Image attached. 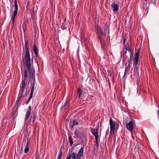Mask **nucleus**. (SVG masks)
<instances>
[{"instance_id":"42","label":"nucleus","mask_w":159,"mask_h":159,"mask_svg":"<svg viewBox=\"0 0 159 159\" xmlns=\"http://www.w3.org/2000/svg\"><path fill=\"white\" fill-rule=\"evenodd\" d=\"M62 153H59L58 156V157H59V158H61V157H62Z\"/></svg>"},{"instance_id":"36","label":"nucleus","mask_w":159,"mask_h":159,"mask_svg":"<svg viewBox=\"0 0 159 159\" xmlns=\"http://www.w3.org/2000/svg\"><path fill=\"white\" fill-rule=\"evenodd\" d=\"M96 87L97 86H99V81L97 80L96 82Z\"/></svg>"},{"instance_id":"37","label":"nucleus","mask_w":159,"mask_h":159,"mask_svg":"<svg viewBox=\"0 0 159 159\" xmlns=\"http://www.w3.org/2000/svg\"><path fill=\"white\" fill-rule=\"evenodd\" d=\"M70 103V100L69 99H67L66 101V102L65 103V104L64 105V106L66 105H67L68 104H69Z\"/></svg>"},{"instance_id":"27","label":"nucleus","mask_w":159,"mask_h":159,"mask_svg":"<svg viewBox=\"0 0 159 159\" xmlns=\"http://www.w3.org/2000/svg\"><path fill=\"white\" fill-rule=\"evenodd\" d=\"M23 28L24 32H25L26 31V25L24 23L23 25Z\"/></svg>"},{"instance_id":"20","label":"nucleus","mask_w":159,"mask_h":159,"mask_svg":"<svg viewBox=\"0 0 159 159\" xmlns=\"http://www.w3.org/2000/svg\"><path fill=\"white\" fill-rule=\"evenodd\" d=\"M127 46H125V48L126 49V50H127L128 52L129 53H132L130 47H129V46L128 45V43H127Z\"/></svg>"},{"instance_id":"34","label":"nucleus","mask_w":159,"mask_h":159,"mask_svg":"<svg viewBox=\"0 0 159 159\" xmlns=\"http://www.w3.org/2000/svg\"><path fill=\"white\" fill-rule=\"evenodd\" d=\"M129 62V64L128 66L126 67L127 69H130V67L131 66L132 62Z\"/></svg>"},{"instance_id":"3","label":"nucleus","mask_w":159,"mask_h":159,"mask_svg":"<svg viewBox=\"0 0 159 159\" xmlns=\"http://www.w3.org/2000/svg\"><path fill=\"white\" fill-rule=\"evenodd\" d=\"M25 48L26 49L25 55V60L26 61H30V50L29 46H28V41L27 40L25 39Z\"/></svg>"},{"instance_id":"29","label":"nucleus","mask_w":159,"mask_h":159,"mask_svg":"<svg viewBox=\"0 0 159 159\" xmlns=\"http://www.w3.org/2000/svg\"><path fill=\"white\" fill-rule=\"evenodd\" d=\"M18 9H15L14 11V14L13 15L14 16H16V14H17V11Z\"/></svg>"},{"instance_id":"45","label":"nucleus","mask_w":159,"mask_h":159,"mask_svg":"<svg viewBox=\"0 0 159 159\" xmlns=\"http://www.w3.org/2000/svg\"><path fill=\"white\" fill-rule=\"evenodd\" d=\"M71 155H70L68 157H67V159H70L71 158Z\"/></svg>"},{"instance_id":"48","label":"nucleus","mask_w":159,"mask_h":159,"mask_svg":"<svg viewBox=\"0 0 159 159\" xmlns=\"http://www.w3.org/2000/svg\"><path fill=\"white\" fill-rule=\"evenodd\" d=\"M74 126H73V124H72V125H71L70 126V129H73V128Z\"/></svg>"},{"instance_id":"41","label":"nucleus","mask_w":159,"mask_h":159,"mask_svg":"<svg viewBox=\"0 0 159 159\" xmlns=\"http://www.w3.org/2000/svg\"><path fill=\"white\" fill-rule=\"evenodd\" d=\"M29 4H30V2H29V1H28V2H27V4H26V7H27V8H29Z\"/></svg>"},{"instance_id":"33","label":"nucleus","mask_w":159,"mask_h":159,"mask_svg":"<svg viewBox=\"0 0 159 159\" xmlns=\"http://www.w3.org/2000/svg\"><path fill=\"white\" fill-rule=\"evenodd\" d=\"M72 124H73V126H76L78 124V123L76 120H73Z\"/></svg>"},{"instance_id":"6","label":"nucleus","mask_w":159,"mask_h":159,"mask_svg":"<svg viewBox=\"0 0 159 159\" xmlns=\"http://www.w3.org/2000/svg\"><path fill=\"white\" fill-rule=\"evenodd\" d=\"M37 109L36 107H35L32 112V114L30 118V121L32 120V122H34L37 115Z\"/></svg>"},{"instance_id":"57","label":"nucleus","mask_w":159,"mask_h":159,"mask_svg":"<svg viewBox=\"0 0 159 159\" xmlns=\"http://www.w3.org/2000/svg\"><path fill=\"white\" fill-rule=\"evenodd\" d=\"M26 140H25V143L26 142Z\"/></svg>"},{"instance_id":"31","label":"nucleus","mask_w":159,"mask_h":159,"mask_svg":"<svg viewBox=\"0 0 159 159\" xmlns=\"http://www.w3.org/2000/svg\"><path fill=\"white\" fill-rule=\"evenodd\" d=\"M40 157L38 153L36 152L35 154V159H40Z\"/></svg>"},{"instance_id":"13","label":"nucleus","mask_w":159,"mask_h":159,"mask_svg":"<svg viewBox=\"0 0 159 159\" xmlns=\"http://www.w3.org/2000/svg\"><path fill=\"white\" fill-rule=\"evenodd\" d=\"M75 134L77 138L80 137L81 135V133L80 130L77 129L75 130Z\"/></svg>"},{"instance_id":"51","label":"nucleus","mask_w":159,"mask_h":159,"mask_svg":"<svg viewBox=\"0 0 159 159\" xmlns=\"http://www.w3.org/2000/svg\"><path fill=\"white\" fill-rule=\"evenodd\" d=\"M23 62H24V63H25V60H24V59H23Z\"/></svg>"},{"instance_id":"21","label":"nucleus","mask_w":159,"mask_h":159,"mask_svg":"<svg viewBox=\"0 0 159 159\" xmlns=\"http://www.w3.org/2000/svg\"><path fill=\"white\" fill-rule=\"evenodd\" d=\"M115 130V128H110V137H111V136H112L114 135V131Z\"/></svg>"},{"instance_id":"8","label":"nucleus","mask_w":159,"mask_h":159,"mask_svg":"<svg viewBox=\"0 0 159 159\" xmlns=\"http://www.w3.org/2000/svg\"><path fill=\"white\" fill-rule=\"evenodd\" d=\"M84 148L82 147L79 150L77 155L76 159H80L83 155V153Z\"/></svg>"},{"instance_id":"19","label":"nucleus","mask_w":159,"mask_h":159,"mask_svg":"<svg viewBox=\"0 0 159 159\" xmlns=\"http://www.w3.org/2000/svg\"><path fill=\"white\" fill-rule=\"evenodd\" d=\"M27 77H28V75L27 74V71L25 69L24 70V79L23 80L27 81Z\"/></svg>"},{"instance_id":"7","label":"nucleus","mask_w":159,"mask_h":159,"mask_svg":"<svg viewBox=\"0 0 159 159\" xmlns=\"http://www.w3.org/2000/svg\"><path fill=\"white\" fill-rule=\"evenodd\" d=\"M133 124V122L131 120L127 123L126 125V128L131 132H132L134 129Z\"/></svg>"},{"instance_id":"14","label":"nucleus","mask_w":159,"mask_h":159,"mask_svg":"<svg viewBox=\"0 0 159 159\" xmlns=\"http://www.w3.org/2000/svg\"><path fill=\"white\" fill-rule=\"evenodd\" d=\"M110 128H115V122H113L111 118H110Z\"/></svg>"},{"instance_id":"5","label":"nucleus","mask_w":159,"mask_h":159,"mask_svg":"<svg viewBox=\"0 0 159 159\" xmlns=\"http://www.w3.org/2000/svg\"><path fill=\"white\" fill-rule=\"evenodd\" d=\"M99 127L94 129L93 128L91 129V132L92 134L95 136V139H98V130Z\"/></svg>"},{"instance_id":"16","label":"nucleus","mask_w":159,"mask_h":159,"mask_svg":"<svg viewBox=\"0 0 159 159\" xmlns=\"http://www.w3.org/2000/svg\"><path fill=\"white\" fill-rule=\"evenodd\" d=\"M24 89H20L19 91L18 97L22 98L24 95Z\"/></svg>"},{"instance_id":"22","label":"nucleus","mask_w":159,"mask_h":159,"mask_svg":"<svg viewBox=\"0 0 159 159\" xmlns=\"http://www.w3.org/2000/svg\"><path fill=\"white\" fill-rule=\"evenodd\" d=\"M77 93L78 95V98H80L82 94V91L80 88H79L78 89Z\"/></svg>"},{"instance_id":"32","label":"nucleus","mask_w":159,"mask_h":159,"mask_svg":"<svg viewBox=\"0 0 159 159\" xmlns=\"http://www.w3.org/2000/svg\"><path fill=\"white\" fill-rule=\"evenodd\" d=\"M95 146L98 148V139H95Z\"/></svg>"},{"instance_id":"55","label":"nucleus","mask_w":159,"mask_h":159,"mask_svg":"<svg viewBox=\"0 0 159 159\" xmlns=\"http://www.w3.org/2000/svg\"><path fill=\"white\" fill-rule=\"evenodd\" d=\"M24 143V142L23 141L22 143V145L23 144V143Z\"/></svg>"},{"instance_id":"40","label":"nucleus","mask_w":159,"mask_h":159,"mask_svg":"<svg viewBox=\"0 0 159 159\" xmlns=\"http://www.w3.org/2000/svg\"><path fill=\"white\" fill-rule=\"evenodd\" d=\"M34 82H35V79H34H34H33V82L32 84V87H33L34 88V85H35Z\"/></svg>"},{"instance_id":"44","label":"nucleus","mask_w":159,"mask_h":159,"mask_svg":"<svg viewBox=\"0 0 159 159\" xmlns=\"http://www.w3.org/2000/svg\"><path fill=\"white\" fill-rule=\"evenodd\" d=\"M31 107L30 106L29 107V110H28L27 111H29L30 112H31Z\"/></svg>"},{"instance_id":"25","label":"nucleus","mask_w":159,"mask_h":159,"mask_svg":"<svg viewBox=\"0 0 159 159\" xmlns=\"http://www.w3.org/2000/svg\"><path fill=\"white\" fill-rule=\"evenodd\" d=\"M34 90V88L33 87H32L30 93V97H33V93Z\"/></svg>"},{"instance_id":"2","label":"nucleus","mask_w":159,"mask_h":159,"mask_svg":"<svg viewBox=\"0 0 159 159\" xmlns=\"http://www.w3.org/2000/svg\"><path fill=\"white\" fill-rule=\"evenodd\" d=\"M26 64L28 71L29 73L30 78L31 79L32 78H34V79H35V70L31 69L30 61H26Z\"/></svg>"},{"instance_id":"26","label":"nucleus","mask_w":159,"mask_h":159,"mask_svg":"<svg viewBox=\"0 0 159 159\" xmlns=\"http://www.w3.org/2000/svg\"><path fill=\"white\" fill-rule=\"evenodd\" d=\"M14 6L15 7V9H18L17 2V1L16 0H14Z\"/></svg>"},{"instance_id":"46","label":"nucleus","mask_w":159,"mask_h":159,"mask_svg":"<svg viewBox=\"0 0 159 159\" xmlns=\"http://www.w3.org/2000/svg\"><path fill=\"white\" fill-rule=\"evenodd\" d=\"M134 68H135L136 70V71H137L138 69V67L136 66H134Z\"/></svg>"},{"instance_id":"38","label":"nucleus","mask_w":159,"mask_h":159,"mask_svg":"<svg viewBox=\"0 0 159 159\" xmlns=\"http://www.w3.org/2000/svg\"><path fill=\"white\" fill-rule=\"evenodd\" d=\"M15 17L13 15H12V17H11V20H12V22H13V24L14 23V20H15Z\"/></svg>"},{"instance_id":"35","label":"nucleus","mask_w":159,"mask_h":159,"mask_svg":"<svg viewBox=\"0 0 159 159\" xmlns=\"http://www.w3.org/2000/svg\"><path fill=\"white\" fill-rule=\"evenodd\" d=\"M64 149V145H62L60 148V153H62V151Z\"/></svg>"},{"instance_id":"23","label":"nucleus","mask_w":159,"mask_h":159,"mask_svg":"<svg viewBox=\"0 0 159 159\" xmlns=\"http://www.w3.org/2000/svg\"><path fill=\"white\" fill-rule=\"evenodd\" d=\"M68 140L70 145V146H71L73 144L74 142L72 139V137L71 136H69L68 137Z\"/></svg>"},{"instance_id":"9","label":"nucleus","mask_w":159,"mask_h":159,"mask_svg":"<svg viewBox=\"0 0 159 159\" xmlns=\"http://www.w3.org/2000/svg\"><path fill=\"white\" fill-rule=\"evenodd\" d=\"M119 6L118 5L115 4L114 2L111 5V7L113 8V11L114 12H116L118 11Z\"/></svg>"},{"instance_id":"15","label":"nucleus","mask_w":159,"mask_h":159,"mask_svg":"<svg viewBox=\"0 0 159 159\" xmlns=\"http://www.w3.org/2000/svg\"><path fill=\"white\" fill-rule=\"evenodd\" d=\"M31 112L29 111H27L25 115V122H26L28 119L30 114Z\"/></svg>"},{"instance_id":"17","label":"nucleus","mask_w":159,"mask_h":159,"mask_svg":"<svg viewBox=\"0 0 159 159\" xmlns=\"http://www.w3.org/2000/svg\"><path fill=\"white\" fill-rule=\"evenodd\" d=\"M68 28L67 25L66 24L65 22H64L62 26L61 27V29L62 30H66Z\"/></svg>"},{"instance_id":"56","label":"nucleus","mask_w":159,"mask_h":159,"mask_svg":"<svg viewBox=\"0 0 159 159\" xmlns=\"http://www.w3.org/2000/svg\"><path fill=\"white\" fill-rule=\"evenodd\" d=\"M105 28H106V25H105Z\"/></svg>"},{"instance_id":"53","label":"nucleus","mask_w":159,"mask_h":159,"mask_svg":"<svg viewBox=\"0 0 159 159\" xmlns=\"http://www.w3.org/2000/svg\"><path fill=\"white\" fill-rule=\"evenodd\" d=\"M57 159H61V158L58 157Z\"/></svg>"},{"instance_id":"11","label":"nucleus","mask_w":159,"mask_h":159,"mask_svg":"<svg viewBox=\"0 0 159 159\" xmlns=\"http://www.w3.org/2000/svg\"><path fill=\"white\" fill-rule=\"evenodd\" d=\"M33 51L36 57L38 56V49L37 48L36 44H35L33 46Z\"/></svg>"},{"instance_id":"12","label":"nucleus","mask_w":159,"mask_h":159,"mask_svg":"<svg viewBox=\"0 0 159 159\" xmlns=\"http://www.w3.org/2000/svg\"><path fill=\"white\" fill-rule=\"evenodd\" d=\"M22 98L18 96L16 100V104L14 107L15 108H16V110L18 109V105L20 103V100L22 99Z\"/></svg>"},{"instance_id":"30","label":"nucleus","mask_w":159,"mask_h":159,"mask_svg":"<svg viewBox=\"0 0 159 159\" xmlns=\"http://www.w3.org/2000/svg\"><path fill=\"white\" fill-rule=\"evenodd\" d=\"M130 69H127V67H126L125 70V72L124 74V76L126 75L128 73L129 70Z\"/></svg>"},{"instance_id":"43","label":"nucleus","mask_w":159,"mask_h":159,"mask_svg":"<svg viewBox=\"0 0 159 159\" xmlns=\"http://www.w3.org/2000/svg\"><path fill=\"white\" fill-rule=\"evenodd\" d=\"M127 50H125V51L124 52V53H123V58L124 57H124V55H125L126 53V52H127Z\"/></svg>"},{"instance_id":"47","label":"nucleus","mask_w":159,"mask_h":159,"mask_svg":"<svg viewBox=\"0 0 159 159\" xmlns=\"http://www.w3.org/2000/svg\"><path fill=\"white\" fill-rule=\"evenodd\" d=\"M125 40H126V39H125L124 40V41H123V43L124 45H125Z\"/></svg>"},{"instance_id":"49","label":"nucleus","mask_w":159,"mask_h":159,"mask_svg":"<svg viewBox=\"0 0 159 159\" xmlns=\"http://www.w3.org/2000/svg\"><path fill=\"white\" fill-rule=\"evenodd\" d=\"M76 145H75V144H74L73 146V148H75L76 146Z\"/></svg>"},{"instance_id":"50","label":"nucleus","mask_w":159,"mask_h":159,"mask_svg":"<svg viewBox=\"0 0 159 159\" xmlns=\"http://www.w3.org/2000/svg\"><path fill=\"white\" fill-rule=\"evenodd\" d=\"M34 7L33 8V13H34Z\"/></svg>"},{"instance_id":"52","label":"nucleus","mask_w":159,"mask_h":159,"mask_svg":"<svg viewBox=\"0 0 159 159\" xmlns=\"http://www.w3.org/2000/svg\"><path fill=\"white\" fill-rule=\"evenodd\" d=\"M21 150L22 151V149H23L22 146V147L21 148Z\"/></svg>"},{"instance_id":"54","label":"nucleus","mask_w":159,"mask_h":159,"mask_svg":"<svg viewBox=\"0 0 159 159\" xmlns=\"http://www.w3.org/2000/svg\"><path fill=\"white\" fill-rule=\"evenodd\" d=\"M57 159H61V158L58 157Z\"/></svg>"},{"instance_id":"10","label":"nucleus","mask_w":159,"mask_h":159,"mask_svg":"<svg viewBox=\"0 0 159 159\" xmlns=\"http://www.w3.org/2000/svg\"><path fill=\"white\" fill-rule=\"evenodd\" d=\"M29 139H27V141L25 146V149L24 152L25 153H27L29 151Z\"/></svg>"},{"instance_id":"39","label":"nucleus","mask_w":159,"mask_h":159,"mask_svg":"<svg viewBox=\"0 0 159 159\" xmlns=\"http://www.w3.org/2000/svg\"><path fill=\"white\" fill-rule=\"evenodd\" d=\"M32 98V97H30V96L29 97V98L28 99V101L26 103V104H27L30 101V99Z\"/></svg>"},{"instance_id":"4","label":"nucleus","mask_w":159,"mask_h":159,"mask_svg":"<svg viewBox=\"0 0 159 159\" xmlns=\"http://www.w3.org/2000/svg\"><path fill=\"white\" fill-rule=\"evenodd\" d=\"M139 49L135 51V58H134V66H136L138 64L139 56Z\"/></svg>"},{"instance_id":"18","label":"nucleus","mask_w":159,"mask_h":159,"mask_svg":"<svg viewBox=\"0 0 159 159\" xmlns=\"http://www.w3.org/2000/svg\"><path fill=\"white\" fill-rule=\"evenodd\" d=\"M26 81L23 80L22 82V86L20 89L25 90V87L26 85V83H25Z\"/></svg>"},{"instance_id":"1","label":"nucleus","mask_w":159,"mask_h":159,"mask_svg":"<svg viewBox=\"0 0 159 159\" xmlns=\"http://www.w3.org/2000/svg\"><path fill=\"white\" fill-rule=\"evenodd\" d=\"M96 29L97 31L98 34V38L100 41L101 44V47L102 49L104 50L107 47V42L108 40V39L106 38V34L105 33L106 31H105V28H104V33H103L102 29L99 26H97Z\"/></svg>"},{"instance_id":"28","label":"nucleus","mask_w":159,"mask_h":159,"mask_svg":"<svg viewBox=\"0 0 159 159\" xmlns=\"http://www.w3.org/2000/svg\"><path fill=\"white\" fill-rule=\"evenodd\" d=\"M71 157L72 159H76V154L75 152H73L72 153Z\"/></svg>"},{"instance_id":"24","label":"nucleus","mask_w":159,"mask_h":159,"mask_svg":"<svg viewBox=\"0 0 159 159\" xmlns=\"http://www.w3.org/2000/svg\"><path fill=\"white\" fill-rule=\"evenodd\" d=\"M133 54L132 53H130V55H129L130 58H129V59L128 61V62H129L130 63V62H131V61H132V59H133Z\"/></svg>"}]
</instances>
